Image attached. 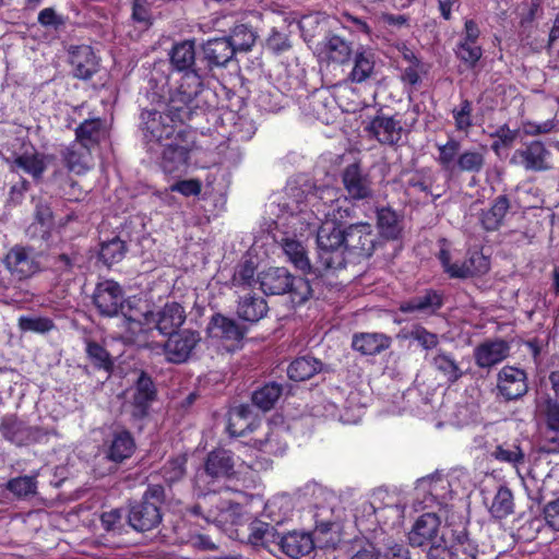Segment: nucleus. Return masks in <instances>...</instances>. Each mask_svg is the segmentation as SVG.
<instances>
[{
    "label": "nucleus",
    "mask_w": 559,
    "mask_h": 559,
    "mask_svg": "<svg viewBox=\"0 0 559 559\" xmlns=\"http://www.w3.org/2000/svg\"><path fill=\"white\" fill-rule=\"evenodd\" d=\"M152 107L140 112L139 130L147 152H157L160 144L187 132L186 123L204 115L217 105L216 94L202 85L200 78L190 72L179 85L170 88L168 97L152 93Z\"/></svg>",
    "instance_id": "obj_1"
},
{
    "label": "nucleus",
    "mask_w": 559,
    "mask_h": 559,
    "mask_svg": "<svg viewBox=\"0 0 559 559\" xmlns=\"http://www.w3.org/2000/svg\"><path fill=\"white\" fill-rule=\"evenodd\" d=\"M260 288L266 295L288 294L295 307L304 305L312 297L310 282L301 276H294L285 267H270L259 275Z\"/></svg>",
    "instance_id": "obj_2"
},
{
    "label": "nucleus",
    "mask_w": 559,
    "mask_h": 559,
    "mask_svg": "<svg viewBox=\"0 0 559 559\" xmlns=\"http://www.w3.org/2000/svg\"><path fill=\"white\" fill-rule=\"evenodd\" d=\"M318 261L322 271H336L347 264L345 255V229L325 222L317 234Z\"/></svg>",
    "instance_id": "obj_3"
},
{
    "label": "nucleus",
    "mask_w": 559,
    "mask_h": 559,
    "mask_svg": "<svg viewBox=\"0 0 559 559\" xmlns=\"http://www.w3.org/2000/svg\"><path fill=\"white\" fill-rule=\"evenodd\" d=\"M165 502L162 485H148L142 499L134 502L128 513L129 525L138 532H147L162 522L160 507Z\"/></svg>",
    "instance_id": "obj_4"
},
{
    "label": "nucleus",
    "mask_w": 559,
    "mask_h": 559,
    "mask_svg": "<svg viewBox=\"0 0 559 559\" xmlns=\"http://www.w3.org/2000/svg\"><path fill=\"white\" fill-rule=\"evenodd\" d=\"M234 454L222 448L210 451L204 461L203 471L198 475V481L204 484L207 491H217L227 487L221 486L235 476Z\"/></svg>",
    "instance_id": "obj_5"
},
{
    "label": "nucleus",
    "mask_w": 559,
    "mask_h": 559,
    "mask_svg": "<svg viewBox=\"0 0 559 559\" xmlns=\"http://www.w3.org/2000/svg\"><path fill=\"white\" fill-rule=\"evenodd\" d=\"M397 115L388 116L379 109L365 127L368 136L378 141L381 145L401 147L405 144L407 131L403 128Z\"/></svg>",
    "instance_id": "obj_6"
},
{
    "label": "nucleus",
    "mask_w": 559,
    "mask_h": 559,
    "mask_svg": "<svg viewBox=\"0 0 559 559\" xmlns=\"http://www.w3.org/2000/svg\"><path fill=\"white\" fill-rule=\"evenodd\" d=\"M190 132L160 144L158 165L165 174L174 175L186 171L189 166L191 141Z\"/></svg>",
    "instance_id": "obj_7"
},
{
    "label": "nucleus",
    "mask_w": 559,
    "mask_h": 559,
    "mask_svg": "<svg viewBox=\"0 0 559 559\" xmlns=\"http://www.w3.org/2000/svg\"><path fill=\"white\" fill-rule=\"evenodd\" d=\"M378 236L368 223L352 224L345 228V255L349 259H368L373 254Z\"/></svg>",
    "instance_id": "obj_8"
},
{
    "label": "nucleus",
    "mask_w": 559,
    "mask_h": 559,
    "mask_svg": "<svg viewBox=\"0 0 559 559\" xmlns=\"http://www.w3.org/2000/svg\"><path fill=\"white\" fill-rule=\"evenodd\" d=\"M211 338L222 342L228 350L241 347L248 329L223 313H214L206 328Z\"/></svg>",
    "instance_id": "obj_9"
},
{
    "label": "nucleus",
    "mask_w": 559,
    "mask_h": 559,
    "mask_svg": "<svg viewBox=\"0 0 559 559\" xmlns=\"http://www.w3.org/2000/svg\"><path fill=\"white\" fill-rule=\"evenodd\" d=\"M92 302L98 314L104 318H114L124 310L123 290L112 281L105 280L96 284L92 295Z\"/></svg>",
    "instance_id": "obj_10"
},
{
    "label": "nucleus",
    "mask_w": 559,
    "mask_h": 559,
    "mask_svg": "<svg viewBox=\"0 0 559 559\" xmlns=\"http://www.w3.org/2000/svg\"><path fill=\"white\" fill-rule=\"evenodd\" d=\"M550 454H559V432L547 430L544 440L536 450V455L528 471V474L533 479L544 478L543 486L538 489L536 497L532 498L538 504L546 498L544 493V486L546 484V478L550 476L551 468L544 469L543 466L546 465V467H548L551 464V461L549 460Z\"/></svg>",
    "instance_id": "obj_11"
},
{
    "label": "nucleus",
    "mask_w": 559,
    "mask_h": 559,
    "mask_svg": "<svg viewBox=\"0 0 559 559\" xmlns=\"http://www.w3.org/2000/svg\"><path fill=\"white\" fill-rule=\"evenodd\" d=\"M551 152L540 140H533L514 151L511 163L521 166L526 171L544 173L551 169Z\"/></svg>",
    "instance_id": "obj_12"
},
{
    "label": "nucleus",
    "mask_w": 559,
    "mask_h": 559,
    "mask_svg": "<svg viewBox=\"0 0 559 559\" xmlns=\"http://www.w3.org/2000/svg\"><path fill=\"white\" fill-rule=\"evenodd\" d=\"M200 342V332L191 329L171 333L163 345L166 360L176 365L187 362Z\"/></svg>",
    "instance_id": "obj_13"
},
{
    "label": "nucleus",
    "mask_w": 559,
    "mask_h": 559,
    "mask_svg": "<svg viewBox=\"0 0 559 559\" xmlns=\"http://www.w3.org/2000/svg\"><path fill=\"white\" fill-rule=\"evenodd\" d=\"M528 391L525 370L504 366L497 374V396L504 402L518 401Z\"/></svg>",
    "instance_id": "obj_14"
},
{
    "label": "nucleus",
    "mask_w": 559,
    "mask_h": 559,
    "mask_svg": "<svg viewBox=\"0 0 559 559\" xmlns=\"http://www.w3.org/2000/svg\"><path fill=\"white\" fill-rule=\"evenodd\" d=\"M68 63L73 78L88 81L99 71L100 58L90 45H71L68 49Z\"/></svg>",
    "instance_id": "obj_15"
},
{
    "label": "nucleus",
    "mask_w": 559,
    "mask_h": 559,
    "mask_svg": "<svg viewBox=\"0 0 559 559\" xmlns=\"http://www.w3.org/2000/svg\"><path fill=\"white\" fill-rule=\"evenodd\" d=\"M440 519L436 513H424L414 523L408 533V542L413 547H428L432 543H445L447 531L439 536Z\"/></svg>",
    "instance_id": "obj_16"
},
{
    "label": "nucleus",
    "mask_w": 559,
    "mask_h": 559,
    "mask_svg": "<svg viewBox=\"0 0 559 559\" xmlns=\"http://www.w3.org/2000/svg\"><path fill=\"white\" fill-rule=\"evenodd\" d=\"M4 263L19 280L28 278L40 270L37 254L31 247L14 246L7 253Z\"/></svg>",
    "instance_id": "obj_17"
},
{
    "label": "nucleus",
    "mask_w": 559,
    "mask_h": 559,
    "mask_svg": "<svg viewBox=\"0 0 559 559\" xmlns=\"http://www.w3.org/2000/svg\"><path fill=\"white\" fill-rule=\"evenodd\" d=\"M233 47V44L226 36L207 39L202 45L203 56L200 59V64L204 63V66H202L204 76L214 68L224 67L231 60L236 53Z\"/></svg>",
    "instance_id": "obj_18"
},
{
    "label": "nucleus",
    "mask_w": 559,
    "mask_h": 559,
    "mask_svg": "<svg viewBox=\"0 0 559 559\" xmlns=\"http://www.w3.org/2000/svg\"><path fill=\"white\" fill-rule=\"evenodd\" d=\"M128 308L122 311L124 333L122 338L128 344H138L145 334L152 329L151 310H134L130 301L127 302Z\"/></svg>",
    "instance_id": "obj_19"
},
{
    "label": "nucleus",
    "mask_w": 559,
    "mask_h": 559,
    "mask_svg": "<svg viewBox=\"0 0 559 559\" xmlns=\"http://www.w3.org/2000/svg\"><path fill=\"white\" fill-rule=\"evenodd\" d=\"M170 63L177 71L182 72L178 85L181 83L183 76L190 72L195 73L200 78L201 84L204 85V69L202 64H197L195 62V48L192 40H183L173 47Z\"/></svg>",
    "instance_id": "obj_20"
},
{
    "label": "nucleus",
    "mask_w": 559,
    "mask_h": 559,
    "mask_svg": "<svg viewBox=\"0 0 559 559\" xmlns=\"http://www.w3.org/2000/svg\"><path fill=\"white\" fill-rule=\"evenodd\" d=\"M443 305L444 294L441 290L426 288L420 294L402 301L399 306V310L402 313L419 312L427 316H435Z\"/></svg>",
    "instance_id": "obj_21"
},
{
    "label": "nucleus",
    "mask_w": 559,
    "mask_h": 559,
    "mask_svg": "<svg viewBox=\"0 0 559 559\" xmlns=\"http://www.w3.org/2000/svg\"><path fill=\"white\" fill-rule=\"evenodd\" d=\"M152 317L153 325L167 336L179 332L187 318L185 308L177 301L166 302L158 312L152 311Z\"/></svg>",
    "instance_id": "obj_22"
},
{
    "label": "nucleus",
    "mask_w": 559,
    "mask_h": 559,
    "mask_svg": "<svg viewBox=\"0 0 559 559\" xmlns=\"http://www.w3.org/2000/svg\"><path fill=\"white\" fill-rule=\"evenodd\" d=\"M447 538L452 552H455L456 559H477L478 545L469 537L466 523L459 525L449 524L447 527Z\"/></svg>",
    "instance_id": "obj_23"
},
{
    "label": "nucleus",
    "mask_w": 559,
    "mask_h": 559,
    "mask_svg": "<svg viewBox=\"0 0 559 559\" xmlns=\"http://www.w3.org/2000/svg\"><path fill=\"white\" fill-rule=\"evenodd\" d=\"M510 354V345L502 338L487 340L474 349L475 364L479 368H491L503 361Z\"/></svg>",
    "instance_id": "obj_24"
},
{
    "label": "nucleus",
    "mask_w": 559,
    "mask_h": 559,
    "mask_svg": "<svg viewBox=\"0 0 559 559\" xmlns=\"http://www.w3.org/2000/svg\"><path fill=\"white\" fill-rule=\"evenodd\" d=\"M105 457L114 463H122L130 459L135 451V440L132 433L122 428L115 430L110 440L104 444Z\"/></svg>",
    "instance_id": "obj_25"
},
{
    "label": "nucleus",
    "mask_w": 559,
    "mask_h": 559,
    "mask_svg": "<svg viewBox=\"0 0 559 559\" xmlns=\"http://www.w3.org/2000/svg\"><path fill=\"white\" fill-rule=\"evenodd\" d=\"M75 140L93 151L108 138L106 121L99 117L85 119L74 129Z\"/></svg>",
    "instance_id": "obj_26"
},
{
    "label": "nucleus",
    "mask_w": 559,
    "mask_h": 559,
    "mask_svg": "<svg viewBox=\"0 0 559 559\" xmlns=\"http://www.w3.org/2000/svg\"><path fill=\"white\" fill-rule=\"evenodd\" d=\"M341 198V190L332 186L313 187L305 194V201H298L299 212H304L309 205L312 213H322L323 210H331L332 205Z\"/></svg>",
    "instance_id": "obj_27"
},
{
    "label": "nucleus",
    "mask_w": 559,
    "mask_h": 559,
    "mask_svg": "<svg viewBox=\"0 0 559 559\" xmlns=\"http://www.w3.org/2000/svg\"><path fill=\"white\" fill-rule=\"evenodd\" d=\"M511 209V200L508 194H499L493 198L488 209L479 213V223L484 230L497 231L503 226L506 217Z\"/></svg>",
    "instance_id": "obj_28"
},
{
    "label": "nucleus",
    "mask_w": 559,
    "mask_h": 559,
    "mask_svg": "<svg viewBox=\"0 0 559 559\" xmlns=\"http://www.w3.org/2000/svg\"><path fill=\"white\" fill-rule=\"evenodd\" d=\"M342 182L348 197L353 200H365L371 197L368 177L362 174L358 163L347 165L342 171Z\"/></svg>",
    "instance_id": "obj_29"
},
{
    "label": "nucleus",
    "mask_w": 559,
    "mask_h": 559,
    "mask_svg": "<svg viewBox=\"0 0 559 559\" xmlns=\"http://www.w3.org/2000/svg\"><path fill=\"white\" fill-rule=\"evenodd\" d=\"M37 428L27 426L15 415L2 417L0 423V435L11 443L19 447L26 445L35 439Z\"/></svg>",
    "instance_id": "obj_30"
},
{
    "label": "nucleus",
    "mask_w": 559,
    "mask_h": 559,
    "mask_svg": "<svg viewBox=\"0 0 559 559\" xmlns=\"http://www.w3.org/2000/svg\"><path fill=\"white\" fill-rule=\"evenodd\" d=\"M436 182L435 174L430 168H420L407 174L404 187L408 195H418L437 200L441 193H433V185Z\"/></svg>",
    "instance_id": "obj_31"
},
{
    "label": "nucleus",
    "mask_w": 559,
    "mask_h": 559,
    "mask_svg": "<svg viewBox=\"0 0 559 559\" xmlns=\"http://www.w3.org/2000/svg\"><path fill=\"white\" fill-rule=\"evenodd\" d=\"M157 399V388L153 378L146 372L141 371L134 384L132 404L141 416H146L151 404Z\"/></svg>",
    "instance_id": "obj_32"
},
{
    "label": "nucleus",
    "mask_w": 559,
    "mask_h": 559,
    "mask_svg": "<svg viewBox=\"0 0 559 559\" xmlns=\"http://www.w3.org/2000/svg\"><path fill=\"white\" fill-rule=\"evenodd\" d=\"M269 312V306L266 300L255 294L248 293L240 296L237 302L236 313L242 321L249 323H257L262 320Z\"/></svg>",
    "instance_id": "obj_33"
},
{
    "label": "nucleus",
    "mask_w": 559,
    "mask_h": 559,
    "mask_svg": "<svg viewBox=\"0 0 559 559\" xmlns=\"http://www.w3.org/2000/svg\"><path fill=\"white\" fill-rule=\"evenodd\" d=\"M93 152L92 148L84 146L74 139V141L62 151V159L69 171L82 175L90 168Z\"/></svg>",
    "instance_id": "obj_34"
},
{
    "label": "nucleus",
    "mask_w": 559,
    "mask_h": 559,
    "mask_svg": "<svg viewBox=\"0 0 559 559\" xmlns=\"http://www.w3.org/2000/svg\"><path fill=\"white\" fill-rule=\"evenodd\" d=\"M313 548V539L308 533L290 532L280 539L278 549L293 559L309 555Z\"/></svg>",
    "instance_id": "obj_35"
},
{
    "label": "nucleus",
    "mask_w": 559,
    "mask_h": 559,
    "mask_svg": "<svg viewBox=\"0 0 559 559\" xmlns=\"http://www.w3.org/2000/svg\"><path fill=\"white\" fill-rule=\"evenodd\" d=\"M391 338L382 333H360L353 337L352 346L362 355L374 356L388 349Z\"/></svg>",
    "instance_id": "obj_36"
},
{
    "label": "nucleus",
    "mask_w": 559,
    "mask_h": 559,
    "mask_svg": "<svg viewBox=\"0 0 559 559\" xmlns=\"http://www.w3.org/2000/svg\"><path fill=\"white\" fill-rule=\"evenodd\" d=\"M56 159L53 155L34 153H24L14 159V165L31 175L35 181H39L47 167Z\"/></svg>",
    "instance_id": "obj_37"
},
{
    "label": "nucleus",
    "mask_w": 559,
    "mask_h": 559,
    "mask_svg": "<svg viewBox=\"0 0 559 559\" xmlns=\"http://www.w3.org/2000/svg\"><path fill=\"white\" fill-rule=\"evenodd\" d=\"M322 52L328 61L345 64L350 61L354 50L352 43L338 35L330 34L324 39Z\"/></svg>",
    "instance_id": "obj_38"
},
{
    "label": "nucleus",
    "mask_w": 559,
    "mask_h": 559,
    "mask_svg": "<svg viewBox=\"0 0 559 559\" xmlns=\"http://www.w3.org/2000/svg\"><path fill=\"white\" fill-rule=\"evenodd\" d=\"M488 507L490 516L495 520H504L515 511V501L512 490L507 485H500Z\"/></svg>",
    "instance_id": "obj_39"
},
{
    "label": "nucleus",
    "mask_w": 559,
    "mask_h": 559,
    "mask_svg": "<svg viewBox=\"0 0 559 559\" xmlns=\"http://www.w3.org/2000/svg\"><path fill=\"white\" fill-rule=\"evenodd\" d=\"M218 489L217 491H207L204 496L205 504L210 506L206 515H204V520L207 523H223L226 521L225 513L229 511H235L239 507V503L234 502L229 499H224Z\"/></svg>",
    "instance_id": "obj_40"
},
{
    "label": "nucleus",
    "mask_w": 559,
    "mask_h": 559,
    "mask_svg": "<svg viewBox=\"0 0 559 559\" xmlns=\"http://www.w3.org/2000/svg\"><path fill=\"white\" fill-rule=\"evenodd\" d=\"M85 355L92 367L110 376L115 369V359L102 344L94 340H85Z\"/></svg>",
    "instance_id": "obj_41"
},
{
    "label": "nucleus",
    "mask_w": 559,
    "mask_h": 559,
    "mask_svg": "<svg viewBox=\"0 0 559 559\" xmlns=\"http://www.w3.org/2000/svg\"><path fill=\"white\" fill-rule=\"evenodd\" d=\"M322 361L312 356L295 358L287 368V376L296 382L306 381L322 370Z\"/></svg>",
    "instance_id": "obj_42"
},
{
    "label": "nucleus",
    "mask_w": 559,
    "mask_h": 559,
    "mask_svg": "<svg viewBox=\"0 0 559 559\" xmlns=\"http://www.w3.org/2000/svg\"><path fill=\"white\" fill-rule=\"evenodd\" d=\"M80 255L72 248L67 251L51 252L47 262L52 273L59 277L72 275L79 265Z\"/></svg>",
    "instance_id": "obj_43"
},
{
    "label": "nucleus",
    "mask_w": 559,
    "mask_h": 559,
    "mask_svg": "<svg viewBox=\"0 0 559 559\" xmlns=\"http://www.w3.org/2000/svg\"><path fill=\"white\" fill-rule=\"evenodd\" d=\"M374 69V53L360 46L354 56V67L349 73L352 82L362 83L373 73Z\"/></svg>",
    "instance_id": "obj_44"
},
{
    "label": "nucleus",
    "mask_w": 559,
    "mask_h": 559,
    "mask_svg": "<svg viewBox=\"0 0 559 559\" xmlns=\"http://www.w3.org/2000/svg\"><path fill=\"white\" fill-rule=\"evenodd\" d=\"M282 248L288 261L305 274L311 273V263L304 245L293 238H284Z\"/></svg>",
    "instance_id": "obj_45"
},
{
    "label": "nucleus",
    "mask_w": 559,
    "mask_h": 559,
    "mask_svg": "<svg viewBox=\"0 0 559 559\" xmlns=\"http://www.w3.org/2000/svg\"><path fill=\"white\" fill-rule=\"evenodd\" d=\"M485 164V148L465 150L456 158L455 173L477 175L483 171Z\"/></svg>",
    "instance_id": "obj_46"
},
{
    "label": "nucleus",
    "mask_w": 559,
    "mask_h": 559,
    "mask_svg": "<svg viewBox=\"0 0 559 559\" xmlns=\"http://www.w3.org/2000/svg\"><path fill=\"white\" fill-rule=\"evenodd\" d=\"M188 455L180 453L170 456L159 469V475L164 481L171 486L181 481L187 474Z\"/></svg>",
    "instance_id": "obj_47"
},
{
    "label": "nucleus",
    "mask_w": 559,
    "mask_h": 559,
    "mask_svg": "<svg viewBox=\"0 0 559 559\" xmlns=\"http://www.w3.org/2000/svg\"><path fill=\"white\" fill-rule=\"evenodd\" d=\"M233 44L235 51H249L257 40V32L247 23H236L230 35L226 36Z\"/></svg>",
    "instance_id": "obj_48"
},
{
    "label": "nucleus",
    "mask_w": 559,
    "mask_h": 559,
    "mask_svg": "<svg viewBox=\"0 0 559 559\" xmlns=\"http://www.w3.org/2000/svg\"><path fill=\"white\" fill-rule=\"evenodd\" d=\"M377 225L379 233L386 239H397L402 227L395 211L390 207H381L377 211Z\"/></svg>",
    "instance_id": "obj_49"
},
{
    "label": "nucleus",
    "mask_w": 559,
    "mask_h": 559,
    "mask_svg": "<svg viewBox=\"0 0 559 559\" xmlns=\"http://www.w3.org/2000/svg\"><path fill=\"white\" fill-rule=\"evenodd\" d=\"M282 393V384L267 382L252 393V403L262 411H270L274 407Z\"/></svg>",
    "instance_id": "obj_50"
},
{
    "label": "nucleus",
    "mask_w": 559,
    "mask_h": 559,
    "mask_svg": "<svg viewBox=\"0 0 559 559\" xmlns=\"http://www.w3.org/2000/svg\"><path fill=\"white\" fill-rule=\"evenodd\" d=\"M438 156L436 158L440 167L448 173L454 174L456 158L461 154V143L454 138H449L444 144H438Z\"/></svg>",
    "instance_id": "obj_51"
},
{
    "label": "nucleus",
    "mask_w": 559,
    "mask_h": 559,
    "mask_svg": "<svg viewBox=\"0 0 559 559\" xmlns=\"http://www.w3.org/2000/svg\"><path fill=\"white\" fill-rule=\"evenodd\" d=\"M127 243L118 236L100 243L99 260L108 267L122 261L127 253Z\"/></svg>",
    "instance_id": "obj_52"
},
{
    "label": "nucleus",
    "mask_w": 559,
    "mask_h": 559,
    "mask_svg": "<svg viewBox=\"0 0 559 559\" xmlns=\"http://www.w3.org/2000/svg\"><path fill=\"white\" fill-rule=\"evenodd\" d=\"M474 106L473 102L468 98H461L459 105H456L452 110L451 115L454 121V127L457 132H463L467 134L469 130L474 127Z\"/></svg>",
    "instance_id": "obj_53"
},
{
    "label": "nucleus",
    "mask_w": 559,
    "mask_h": 559,
    "mask_svg": "<svg viewBox=\"0 0 559 559\" xmlns=\"http://www.w3.org/2000/svg\"><path fill=\"white\" fill-rule=\"evenodd\" d=\"M433 366L445 377L450 384L457 382L464 376V371L450 353H438L433 357Z\"/></svg>",
    "instance_id": "obj_54"
},
{
    "label": "nucleus",
    "mask_w": 559,
    "mask_h": 559,
    "mask_svg": "<svg viewBox=\"0 0 559 559\" xmlns=\"http://www.w3.org/2000/svg\"><path fill=\"white\" fill-rule=\"evenodd\" d=\"M492 456L502 463H508L513 467H519L525 463V453L519 441L504 442L496 447Z\"/></svg>",
    "instance_id": "obj_55"
},
{
    "label": "nucleus",
    "mask_w": 559,
    "mask_h": 559,
    "mask_svg": "<svg viewBox=\"0 0 559 559\" xmlns=\"http://www.w3.org/2000/svg\"><path fill=\"white\" fill-rule=\"evenodd\" d=\"M368 508L372 511L382 532L386 533L400 525L402 512L396 506H385L377 509L372 504H369Z\"/></svg>",
    "instance_id": "obj_56"
},
{
    "label": "nucleus",
    "mask_w": 559,
    "mask_h": 559,
    "mask_svg": "<svg viewBox=\"0 0 559 559\" xmlns=\"http://www.w3.org/2000/svg\"><path fill=\"white\" fill-rule=\"evenodd\" d=\"M454 52L466 69L473 70L477 67L484 51L479 44L459 40Z\"/></svg>",
    "instance_id": "obj_57"
},
{
    "label": "nucleus",
    "mask_w": 559,
    "mask_h": 559,
    "mask_svg": "<svg viewBox=\"0 0 559 559\" xmlns=\"http://www.w3.org/2000/svg\"><path fill=\"white\" fill-rule=\"evenodd\" d=\"M292 41L287 27L280 29L272 27L267 37L265 38V48L275 56H281L292 48Z\"/></svg>",
    "instance_id": "obj_58"
},
{
    "label": "nucleus",
    "mask_w": 559,
    "mask_h": 559,
    "mask_svg": "<svg viewBox=\"0 0 559 559\" xmlns=\"http://www.w3.org/2000/svg\"><path fill=\"white\" fill-rule=\"evenodd\" d=\"M406 337L416 342V344L424 350L435 349L440 343L439 335L437 333L429 331L419 323L412 325Z\"/></svg>",
    "instance_id": "obj_59"
},
{
    "label": "nucleus",
    "mask_w": 559,
    "mask_h": 559,
    "mask_svg": "<svg viewBox=\"0 0 559 559\" xmlns=\"http://www.w3.org/2000/svg\"><path fill=\"white\" fill-rule=\"evenodd\" d=\"M253 444L261 452L273 456H282L287 450V443L274 431L267 432L264 439H254Z\"/></svg>",
    "instance_id": "obj_60"
},
{
    "label": "nucleus",
    "mask_w": 559,
    "mask_h": 559,
    "mask_svg": "<svg viewBox=\"0 0 559 559\" xmlns=\"http://www.w3.org/2000/svg\"><path fill=\"white\" fill-rule=\"evenodd\" d=\"M17 325L23 332H34L38 334H45L56 329L53 320L48 317L21 316Z\"/></svg>",
    "instance_id": "obj_61"
},
{
    "label": "nucleus",
    "mask_w": 559,
    "mask_h": 559,
    "mask_svg": "<svg viewBox=\"0 0 559 559\" xmlns=\"http://www.w3.org/2000/svg\"><path fill=\"white\" fill-rule=\"evenodd\" d=\"M37 481L34 476H19L7 484V489L17 498H25L36 492Z\"/></svg>",
    "instance_id": "obj_62"
},
{
    "label": "nucleus",
    "mask_w": 559,
    "mask_h": 559,
    "mask_svg": "<svg viewBox=\"0 0 559 559\" xmlns=\"http://www.w3.org/2000/svg\"><path fill=\"white\" fill-rule=\"evenodd\" d=\"M247 411L245 408H241L234 414L230 415L228 424H227V431L233 437H241L245 436L247 430H251V424L247 423Z\"/></svg>",
    "instance_id": "obj_63"
},
{
    "label": "nucleus",
    "mask_w": 559,
    "mask_h": 559,
    "mask_svg": "<svg viewBox=\"0 0 559 559\" xmlns=\"http://www.w3.org/2000/svg\"><path fill=\"white\" fill-rule=\"evenodd\" d=\"M257 267L251 260H246L240 263L233 276L235 286H251L254 282Z\"/></svg>",
    "instance_id": "obj_64"
}]
</instances>
